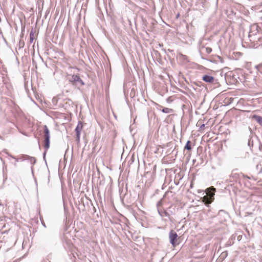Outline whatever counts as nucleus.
I'll use <instances>...</instances> for the list:
<instances>
[{
  "mask_svg": "<svg viewBox=\"0 0 262 262\" xmlns=\"http://www.w3.org/2000/svg\"><path fill=\"white\" fill-rule=\"evenodd\" d=\"M261 31L260 28L256 24H254L251 26L249 32L248 38L250 41L252 43L256 42L257 47L260 45V43H258L257 42L260 41V39L261 37Z\"/></svg>",
  "mask_w": 262,
  "mask_h": 262,
  "instance_id": "1",
  "label": "nucleus"
},
{
  "mask_svg": "<svg viewBox=\"0 0 262 262\" xmlns=\"http://www.w3.org/2000/svg\"><path fill=\"white\" fill-rule=\"evenodd\" d=\"M43 138H44V148L45 151L43 154V158L45 159V156L47 150L50 147V131L46 125L43 126Z\"/></svg>",
  "mask_w": 262,
  "mask_h": 262,
  "instance_id": "2",
  "label": "nucleus"
},
{
  "mask_svg": "<svg viewBox=\"0 0 262 262\" xmlns=\"http://www.w3.org/2000/svg\"><path fill=\"white\" fill-rule=\"evenodd\" d=\"M215 188L210 187L206 189V195L203 198V202L206 205L211 204L214 200Z\"/></svg>",
  "mask_w": 262,
  "mask_h": 262,
  "instance_id": "3",
  "label": "nucleus"
},
{
  "mask_svg": "<svg viewBox=\"0 0 262 262\" xmlns=\"http://www.w3.org/2000/svg\"><path fill=\"white\" fill-rule=\"evenodd\" d=\"M177 233L171 230L169 233V238L170 240V243L173 246L175 247L178 244L177 243V238H178Z\"/></svg>",
  "mask_w": 262,
  "mask_h": 262,
  "instance_id": "4",
  "label": "nucleus"
},
{
  "mask_svg": "<svg viewBox=\"0 0 262 262\" xmlns=\"http://www.w3.org/2000/svg\"><path fill=\"white\" fill-rule=\"evenodd\" d=\"M82 124L81 122H79L77 126L75 128V132L76 135V141L79 142L80 137V133L82 128Z\"/></svg>",
  "mask_w": 262,
  "mask_h": 262,
  "instance_id": "5",
  "label": "nucleus"
},
{
  "mask_svg": "<svg viewBox=\"0 0 262 262\" xmlns=\"http://www.w3.org/2000/svg\"><path fill=\"white\" fill-rule=\"evenodd\" d=\"M161 204V201H160L158 202V203L157 204V207H158V211L159 214L161 216H165L169 217V214L166 211H165L164 210H162L159 208V206H160V205Z\"/></svg>",
  "mask_w": 262,
  "mask_h": 262,
  "instance_id": "6",
  "label": "nucleus"
},
{
  "mask_svg": "<svg viewBox=\"0 0 262 262\" xmlns=\"http://www.w3.org/2000/svg\"><path fill=\"white\" fill-rule=\"evenodd\" d=\"M202 79L206 82L212 83L214 82V78L209 75H205L203 76Z\"/></svg>",
  "mask_w": 262,
  "mask_h": 262,
  "instance_id": "7",
  "label": "nucleus"
},
{
  "mask_svg": "<svg viewBox=\"0 0 262 262\" xmlns=\"http://www.w3.org/2000/svg\"><path fill=\"white\" fill-rule=\"evenodd\" d=\"M78 76L77 75H70L68 78V80L71 83L76 85L77 79H78Z\"/></svg>",
  "mask_w": 262,
  "mask_h": 262,
  "instance_id": "8",
  "label": "nucleus"
},
{
  "mask_svg": "<svg viewBox=\"0 0 262 262\" xmlns=\"http://www.w3.org/2000/svg\"><path fill=\"white\" fill-rule=\"evenodd\" d=\"M200 52L201 53L205 52L207 54H209L212 52V49L210 47H205L203 46L200 49Z\"/></svg>",
  "mask_w": 262,
  "mask_h": 262,
  "instance_id": "9",
  "label": "nucleus"
},
{
  "mask_svg": "<svg viewBox=\"0 0 262 262\" xmlns=\"http://www.w3.org/2000/svg\"><path fill=\"white\" fill-rule=\"evenodd\" d=\"M162 109L161 110V111L166 114H169V113H172L173 112V110L171 108H167V107H164L163 106H161Z\"/></svg>",
  "mask_w": 262,
  "mask_h": 262,
  "instance_id": "10",
  "label": "nucleus"
},
{
  "mask_svg": "<svg viewBox=\"0 0 262 262\" xmlns=\"http://www.w3.org/2000/svg\"><path fill=\"white\" fill-rule=\"evenodd\" d=\"M191 141L188 140L186 142V144L184 147V150H191Z\"/></svg>",
  "mask_w": 262,
  "mask_h": 262,
  "instance_id": "11",
  "label": "nucleus"
},
{
  "mask_svg": "<svg viewBox=\"0 0 262 262\" xmlns=\"http://www.w3.org/2000/svg\"><path fill=\"white\" fill-rule=\"evenodd\" d=\"M78 79L76 81V85H79L80 86H83L84 85V82L83 81V80L80 78V77L78 76Z\"/></svg>",
  "mask_w": 262,
  "mask_h": 262,
  "instance_id": "12",
  "label": "nucleus"
},
{
  "mask_svg": "<svg viewBox=\"0 0 262 262\" xmlns=\"http://www.w3.org/2000/svg\"><path fill=\"white\" fill-rule=\"evenodd\" d=\"M253 118L260 124H262V117L257 115H254Z\"/></svg>",
  "mask_w": 262,
  "mask_h": 262,
  "instance_id": "13",
  "label": "nucleus"
},
{
  "mask_svg": "<svg viewBox=\"0 0 262 262\" xmlns=\"http://www.w3.org/2000/svg\"><path fill=\"white\" fill-rule=\"evenodd\" d=\"M156 170V165H154L152 167V172L149 171H146V174L151 176L152 174L155 173Z\"/></svg>",
  "mask_w": 262,
  "mask_h": 262,
  "instance_id": "14",
  "label": "nucleus"
},
{
  "mask_svg": "<svg viewBox=\"0 0 262 262\" xmlns=\"http://www.w3.org/2000/svg\"><path fill=\"white\" fill-rule=\"evenodd\" d=\"M27 160H29L31 164L33 165L35 164L36 163V159L34 157L28 156Z\"/></svg>",
  "mask_w": 262,
  "mask_h": 262,
  "instance_id": "15",
  "label": "nucleus"
},
{
  "mask_svg": "<svg viewBox=\"0 0 262 262\" xmlns=\"http://www.w3.org/2000/svg\"><path fill=\"white\" fill-rule=\"evenodd\" d=\"M25 45V42L23 40L20 39L19 43H18V48L19 49L23 48Z\"/></svg>",
  "mask_w": 262,
  "mask_h": 262,
  "instance_id": "16",
  "label": "nucleus"
},
{
  "mask_svg": "<svg viewBox=\"0 0 262 262\" xmlns=\"http://www.w3.org/2000/svg\"><path fill=\"white\" fill-rule=\"evenodd\" d=\"M34 40V33L33 31H31L30 33V42L32 43L33 42Z\"/></svg>",
  "mask_w": 262,
  "mask_h": 262,
  "instance_id": "17",
  "label": "nucleus"
},
{
  "mask_svg": "<svg viewBox=\"0 0 262 262\" xmlns=\"http://www.w3.org/2000/svg\"><path fill=\"white\" fill-rule=\"evenodd\" d=\"M28 155H23L21 156V157L19 158V159L21 161H25L26 160H27Z\"/></svg>",
  "mask_w": 262,
  "mask_h": 262,
  "instance_id": "18",
  "label": "nucleus"
},
{
  "mask_svg": "<svg viewBox=\"0 0 262 262\" xmlns=\"http://www.w3.org/2000/svg\"><path fill=\"white\" fill-rule=\"evenodd\" d=\"M248 145L250 147L253 146V141H251V139H249Z\"/></svg>",
  "mask_w": 262,
  "mask_h": 262,
  "instance_id": "19",
  "label": "nucleus"
},
{
  "mask_svg": "<svg viewBox=\"0 0 262 262\" xmlns=\"http://www.w3.org/2000/svg\"><path fill=\"white\" fill-rule=\"evenodd\" d=\"M181 56L183 58V59L185 61H186V62H188V57L186 55H181Z\"/></svg>",
  "mask_w": 262,
  "mask_h": 262,
  "instance_id": "20",
  "label": "nucleus"
},
{
  "mask_svg": "<svg viewBox=\"0 0 262 262\" xmlns=\"http://www.w3.org/2000/svg\"><path fill=\"white\" fill-rule=\"evenodd\" d=\"M256 68L257 69H260V68H262V63H260V64H258V65H257V66L256 67Z\"/></svg>",
  "mask_w": 262,
  "mask_h": 262,
  "instance_id": "21",
  "label": "nucleus"
},
{
  "mask_svg": "<svg viewBox=\"0 0 262 262\" xmlns=\"http://www.w3.org/2000/svg\"><path fill=\"white\" fill-rule=\"evenodd\" d=\"M205 125L204 124H202L200 127V129H203L204 128Z\"/></svg>",
  "mask_w": 262,
  "mask_h": 262,
  "instance_id": "22",
  "label": "nucleus"
},
{
  "mask_svg": "<svg viewBox=\"0 0 262 262\" xmlns=\"http://www.w3.org/2000/svg\"><path fill=\"white\" fill-rule=\"evenodd\" d=\"M24 30H25V26L22 27V33H21V35H20L21 38H23V32L24 31Z\"/></svg>",
  "mask_w": 262,
  "mask_h": 262,
  "instance_id": "23",
  "label": "nucleus"
},
{
  "mask_svg": "<svg viewBox=\"0 0 262 262\" xmlns=\"http://www.w3.org/2000/svg\"><path fill=\"white\" fill-rule=\"evenodd\" d=\"M41 224H42V225L45 227H46V225H45V223H44V222H43V221H41Z\"/></svg>",
  "mask_w": 262,
  "mask_h": 262,
  "instance_id": "24",
  "label": "nucleus"
},
{
  "mask_svg": "<svg viewBox=\"0 0 262 262\" xmlns=\"http://www.w3.org/2000/svg\"><path fill=\"white\" fill-rule=\"evenodd\" d=\"M227 253H226L225 254L224 253L222 254L223 256H224V255L227 256Z\"/></svg>",
  "mask_w": 262,
  "mask_h": 262,
  "instance_id": "25",
  "label": "nucleus"
},
{
  "mask_svg": "<svg viewBox=\"0 0 262 262\" xmlns=\"http://www.w3.org/2000/svg\"><path fill=\"white\" fill-rule=\"evenodd\" d=\"M38 143L39 147L40 148V144H39V139H38Z\"/></svg>",
  "mask_w": 262,
  "mask_h": 262,
  "instance_id": "26",
  "label": "nucleus"
},
{
  "mask_svg": "<svg viewBox=\"0 0 262 262\" xmlns=\"http://www.w3.org/2000/svg\"><path fill=\"white\" fill-rule=\"evenodd\" d=\"M178 17H179V14H178L177 15V18H178Z\"/></svg>",
  "mask_w": 262,
  "mask_h": 262,
  "instance_id": "27",
  "label": "nucleus"
},
{
  "mask_svg": "<svg viewBox=\"0 0 262 262\" xmlns=\"http://www.w3.org/2000/svg\"><path fill=\"white\" fill-rule=\"evenodd\" d=\"M221 212H224V211H219V213H220Z\"/></svg>",
  "mask_w": 262,
  "mask_h": 262,
  "instance_id": "28",
  "label": "nucleus"
},
{
  "mask_svg": "<svg viewBox=\"0 0 262 262\" xmlns=\"http://www.w3.org/2000/svg\"><path fill=\"white\" fill-rule=\"evenodd\" d=\"M239 238H240V236H238V237H237V239H238V240H239Z\"/></svg>",
  "mask_w": 262,
  "mask_h": 262,
  "instance_id": "29",
  "label": "nucleus"
},
{
  "mask_svg": "<svg viewBox=\"0 0 262 262\" xmlns=\"http://www.w3.org/2000/svg\"><path fill=\"white\" fill-rule=\"evenodd\" d=\"M2 33V32L1 31H0V34Z\"/></svg>",
  "mask_w": 262,
  "mask_h": 262,
  "instance_id": "30",
  "label": "nucleus"
},
{
  "mask_svg": "<svg viewBox=\"0 0 262 262\" xmlns=\"http://www.w3.org/2000/svg\"><path fill=\"white\" fill-rule=\"evenodd\" d=\"M261 5H262V2L260 3Z\"/></svg>",
  "mask_w": 262,
  "mask_h": 262,
  "instance_id": "31",
  "label": "nucleus"
}]
</instances>
